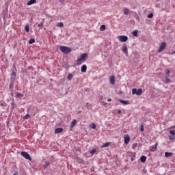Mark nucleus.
I'll list each match as a JSON object with an SVG mask.
<instances>
[{
	"mask_svg": "<svg viewBox=\"0 0 175 175\" xmlns=\"http://www.w3.org/2000/svg\"><path fill=\"white\" fill-rule=\"evenodd\" d=\"M0 106H4L3 103H0Z\"/></svg>",
	"mask_w": 175,
	"mask_h": 175,
	"instance_id": "nucleus-44",
	"label": "nucleus"
},
{
	"mask_svg": "<svg viewBox=\"0 0 175 175\" xmlns=\"http://www.w3.org/2000/svg\"><path fill=\"white\" fill-rule=\"evenodd\" d=\"M153 17H154V14H152V13H150L148 15V18H152Z\"/></svg>",
	"mask_w": 175,
	"mask_h": 175,
	"instance_id": "nucleus-32",
	"label": "nucleus"
},
{
	"mask_svg": "<svg viewBox=\"0 0 175 175\" xmlns=\"http://www.w3.org/2000/svg\"><path fill=\"white\" fill-rule=\"evenodd\" d=\"M136 147H137V144H133V148H136Z\"/></svg>",
	"mask_w": 175,
	"mask_h": 175,
	"instance_id": "nucleus-39",
	"label": "nucleus"
},
{
	"mask_svg": "<svg viewBox=\"0 0 175 175\" xmlns=\"http://www.w3.org/2000/svg\"><path fill=\"white\" fill-rule=\"evenodd\" d=\"M110 80V83L112 85L116 84V77H114V75H112L109 78Z\"/></svg>",
	"mask_w": 175,
	"mask_h": 175,
	"instance_id": "nucleus-11",
	"label": "nucleus"
},
{
	"mask_svg": "<svg viewBox=\"0 0 175 175\" xmlns=\"http://www.w3.org/2000/svg\"><path fill=\"white\" fill-rule=\"evenodd\" d=\"M21 155L25 158V159H27L28 161H32V158H31V155L27 152H21Z\"/></svg>",
	"mask_w": 175,
	"mask_h": 175,
	"instance_id": "nucleus-6",
	"label": "nucleus"
},
{
	"mask_svg": "<svg viewBox=\"0 0 175 175\" xmlns=\"http://www.w3.org/2000/svg\"><path fill=\"white\" fill-rule=\"evenodd\" d=\"M119 102L120 103H122V105H129V100H122V99H120Z\"/></svg>",
	"mask_w": 175,
	"mask_h": 175,
	"instance_id": "nucleus-14",
	"label": "nucleus"
},
{
	"mask_svg": "<svg viewBox=\"0 0 175 175\" xmlns=\"http://www.w3.org/2000/svg\"><path fill=\"white\" fill-rule=\"evenodd\" d=\"M29 117H30V116H29V114H26L24 117H23V118H24V120H28V118H29Z\"/></svg>",
	"mask_w": 175,
	"mask_h": 175,
	"instance_id": "nucleus-35",
	"label": "nucleus"
},
{
	"mask_svg": "<svg viewBox=\"0 0 175 175\" xmlns=\"http://www.w3.org/2000/svg\"><path fill=\"white\" fill-rule=\"evenodd\" d=\"M139 128H140L141 132H144V126L143 125V124H142L139 126Z\"/></svg>",
	"mask_w": 175,
	"mask_h": 175,
	"instance_id": "nucleus-27",
	"label": "nucleus"
},
{
	"mask_svg": "<svg viewBox=\"0 0 175 175\" xmlns=\"http://www.w3.org/2000/svg\"><path fill=\"white\" fill-rule=\"evenodd\" d=\"M150 151H152V152L157 151V144L154 145V146H151V147L150 148Z\"/></svg>",
	"mask_w": 175,
	"mask_h": 175,
	"instance_id": "nucleus-20",
	"label": "nucleus"
},
{
	"mask_svg": "<svg viewBox=\"0 0 175 175\" xmlns=\"http://www.w3.org/2000/svg\"><path fill=\"white\" fill-rule=\"evenodd\" d=\"M35 38H31L29 40V42H28V43H29V44H33V43H35Z\"/></svg>",
	"mask_w": 175,
	"mask_h": 175,
	"instance_id": "nucleus-21",
	"label": "nucleus"
},
{
	"mask_svg": "<svg viewBox=\"0 0 175 175\" xmlns=\"http://www.w3.org/2000/svg\"><path fill=\"white\" fill-rule=\"evenodd\" d=\"M16 72L13 71L11 73L10 76V90H12V88H14V81H16Z\"/></svg>",
	"mask_w": 175,
	"mask_h": 175,
	"instance_id": "nucleus-1",
	"label": "nucleus"
},
{
	"mask_svg": "<svg viewBox=\"0 0 175 175\" xmlns=\"http://www.w3.org/2000/svg\"><path fill=\"white\" fill-rule=\"evenodd\" d=\"M169 76H170V70L166 69L165 70V81L166 84H169V83H172V80L170 79V78H169Z\"/></svg>",
	"mask_w": 175,
	"mask_h": 175,
	"instance_id": "nucleus-3",
	"label": "nucleus"
},
{
	"mask_svg": "<svg viewBox=\"0 0 175 175\" xmlns=\"http://www.w3.org/2000/svg\"><path fill=\"white\" fill-rule=\"evenodd\" d=\"M121 113H122V111H121V109H119V110L118 111V114H121Z\"/></svg>",
	"mask_w": 175,
	"mask_h": 175,
	"instance_id": "nucleus-41",
	"label": "nucleus"
},
{
	"mask_svg": "<svg viewBox=\"0 0 175 175\" xmlns=\"http://www.w3.org/2000/svg\"><path fill=\"white\" fill-rule=\"evenodd\" d=\"M81 72H82V73H85V72H87V65L83 64L81 68Z\"/></svg>",
	"mask_w": 175,
	"mask_h": 175,
	"instance_id": "nucleus-13",
	"label": "nucleus"
},
{
	"mask_svg": "<svg viewBox=\"0 0 175 175\" xmlns=\"http://www.w3.org/2000/svg\"><path fill=\"white\" fill-rule=\"evenodd\" d=\"M33 3H36V0H29L27 2L28 5H33Z\"/></svg>",
	"mask_w": 175,
	"mask_h": 175,
	"instance_id": "nucleus-18",
	"label": "nucleus"
},
{
	"mask_svg": "<svg viewBox=\"0 0 175 175\" xmlns=\"http://www.w3.org/2000/svg\"><path fill=\"white\" fill-rule=\"evenodd\" d=\"M172 155H173V152H165V157L166 158H169V157H172Z\"/></svg>",
	"mask_w": 175,
	"mask_h": 175,
	"instance_id": "nucleus-17",
	"label": "nucleus"
},
{
	"mask_svg": "<svg viewBox=\"0 0 175 175\" xmlns=\"http://www.w3.org/2000/svg\"><path fill=\"white\" fill-rule=\"evenodd\" d=\"M62 132H64V129L61 127L57 128L55 130V133H62Z\"/></svg>",
	"mask_w": 175,
	"mask_h": 175,
	"instance_id": "nucleus-12",
	"label": "nucleus"
},
{
	"mask_svg": "<svg viewBox=\"0 0 175 175\" xmlns=\"http://www.w3.org/2000/svg\"><path fill=\"white\" fill-rule=\"evenodd\" d=\"M49 166H50V162L47 161L45 163L44 167L46 168V167H49Z\"/></svg>",
	"mask_w": 175,
	"mask_h": 175,
	"instance_id": "nucleus-31",
	"label": "nucleus"
},
{
	"mask_svg": "<svg viewBox=\"0 0 175 175\" xmlns=\"http://www.w3.org/2000/svg\"><path fill=\"white\" fill-rule=\"evenodd\" d=\"M76 124H77V120H74L72 122L70 126V128H75V126L76 125Z\"/></svg>",
	"mask_w": 175,
	"mask_h": 175,
	"instance_id": "nucleus-16",
	"label": "nucleus"
},
{
	"mask_svg": "<svg viewBox=\"0 0 175 175\" xmlns=\"http://www.w3.org/2000/svg\"><path fill=\"white\" fill-rule=\"evenodd\" d=\"M137 33H139V31L134 30L132 33V35H133V36H137Z\"/></svg>",
	"mask_w": 175,
	"mask_h": 175,
	"instance_id": "nucleus-22",
	"label": "nucleus"
},
{
	"mask_svg": "<svg viewBox=\"0 0 175 175\" xmlns=\"http://www.w3.org/2000/svg\"><path fill=\"white\" fill-rule=\"evenodd\" d=\"M25 31L26 32H29V25H27L25 27Z\"/></svg>",
	"mask_w": 175,
	"mask_h": 175,
	"instance_id": "nucleus-25",
	"label": "nucleus"
},
{
	"mask_svg": "<svg viewBox=\"0 0 175 175\" xmlns=\"http://www.w3.org/2000/svg\"><path fill=\"white\" fill-rule=\"evenodd\" d=\"M124 14H129V9H128V8H125L124 10Z\"/></svg>",
	"mask_w": 175,
	"mask_h": 175,
	"instance_id": "nucleus-28",
	"label": "nucleus"
},
{
	"mask_svg": "<svg viewBox=\"0 0 175 175\" xmlns=\"http://www.w3.org/2000/svg\"><path fill=\"white\" fill-rule=\"evenodd\" d=\"M60 3H64V0H59Z\"/></svg>",
	"mask_w": 175,
	"mask_h": 175,
	"instance_id": "nucleus-42",
	"label": "nucleus"
},
{
	"mask_svg": "<svg viewBox=\"0 0 175 175\" xmlns=\"http://www.w3.org/2000/svg\"><path fill=\"white\" fill-rule=\"evenodd\" d=\"M169 139H170V140H174V139H175V137H174V135H169Z\"/></svg>",
	"mask_w": 175,
	"mask_h": 175,
	"instance_id": "nucleus-37",
	"label": "nucleus"
},
{
	"mask_svg": "<svg viewBox=\"0 0 175 175\" xmlns=\"http://www.w3.org/2000/svg\"><path fill=\"white\" fill-rule=\"evenodd\" d=\"M90 128H92V129H96V124L92 123V124L90 126Z\"/></svg>",
	"mask_w": 175,
	"mask_h": 175,
	"instance_id": "nucleus-29",
	"label": "nucleus"
},
{
	"mask_svg": "<svg viewBox=\"0 0 175 175\" xmlns=\"http://www.w3.org/2000/svg\"><path fill=\"white\" fill-rule=\"evenodd\" d=\"M57 27H64V23H62V22L58 23L57 24Z\"/></svg>",
	"mask_w": 175,
	"mask_h": 175,
	"instance_id": "nucleus-30",
	"label": "nucleus"
},
{
	"mask_svg": "<svg viewBox=\"0 0 175 175\" xmlns=\"http://www.w3.org/2000/svg\"><path fill=\"white\" fill-rule=\"evenodd\" d=\"M0 139H1V135H0Z\"/></svg>",
	"mask_w": 175,
	"mask_h": 175,
	"instance_id": "nucleus-48",
	"label": "nucleus"
},
{
	"mask_svg": "<svg viewBox=\"0 0 175 175\" xmlns=\"http://www.w3.org/2000/svg\"><path fill=\"white\" fill-rule=\"evenodd\" d=\"M131 161H133V157L131 158Z\"/></svg>",
	"mask_w": 175,
	"mask_h": 175,
	"instance_id": "nucleus-45",
	"label": "nucleus"
},
{
	"mask_svg": "<svg viewBox=\"0 0 175 175\" xmlns=\"http://www.w3.org/2000/svg\"><path fill=\"white\" fill-rule=\"evenodd\" d=\"M124 144L126 145L129 144V142H131V137H129V135H125L124 136Z\"/></svg>",
	"mask_w": 175,
	"mask_h": 175,
	"instance_id": "nucleus-10",
	"label": "nucleus"
},
{
	"mask_svg": "<svg viewBox=\"0 0 175 175\" xmlns=\"http://www.w3.org/2000/svg\"><path fill=\"white\" fill-rule=\"evenodd\" d=\"M107 102H111V98H108Z\"/></svg>",
	"mask_w": 175,
	"mask_h": 175,
	"instance_id": "nucleus-43",
	"label": "nucleus"
},
{
	"mask_svg": "<svg viewBox=\"0 0 175 175\" xmlns=\"http://www.w3.org/2000/svg\"><path fill=\"white\" fill-rule=\"evenodd\" d=\"M122 51L125 54V55H128V46H126V44H123Z\"/></svg>",
	"mask_w": 175,
	"mask_h": 175,
	"instance_id": "nucleus-9",
	"label": "nucleus"
},
{
	"mask_svg": "<svg viewBox=\"0 0 175 175\" xmlns=\"http://www.w3.org/2000/svg\"><path fill=\"white\" fill-rule=\"evenodd\" d=\"M88 57V53H83L81 55L80 57H78L76 62H81V61H85V58Z\"/></svg>",
	"mask_w": 175,
	"mask_h": 175,
	"instance_id": "nucleus-5",
	"label": "nucleus"
},
{
	"mask_svg": "<svg viewBox=\"0 0 175 175\" xmlns=\"http://www.w3.org/2000/svg\"><path fill=\"white\" fill-rule=\"evenodd\" d=\"M12 105H14V103H12Z\"/></svg>",
	"mask_w": 175,
	"mask_h": 175,
	"instance_id": "nucleus-47",
	"label": "nucleus"
},
{
	"mask_svg": "<svg viewBox=\"0 0 175 175\" xmlns=\"http://www.w3.org/2000/svg\"><path fill=\"white\" fill-rule=\"evenodd\" d=\"M68 79L69 81H70L73 79V75H72V74H69V75H68Z\"/></svg>",
	"mask_w": 175,
	"mask_h": 175,
	"instance_id": "nucleus-26",
	"label": "nucleus"
},
{
	"mask_svg": "<svg viewBox=\"0 0 175 175\" xmlns=\"http://www.w3.org/2000/svg\"><path fill=\"white\" fill-rule=\"evenodd\" d=\"M23 96H24V94H21V93H18L17 92L16 94V98H23Z\"/></svg>",
	"mask_w": 175,
	"mask_h": 175,
	"instance_id": "nucleus-23",
	"label": "nucleus"
},
{
	"mask_svg": "<svg viewBox=\"0 0 175 175\" xmlns=\"http://www.w3.org/2000/svg\"><path fill=\"white\" fill-rule=\"evenodd\" d=\"M92 172H94V170H91Z\"/></svg>",
	"mask_w": 175,
	"mask_h": 175,
	"instance_id": "nucleus-46",
	"label": "nucleus"
},
{
	"mask_svg": "<svg viewBox=\"0 0 175 175\" xmlns=\"http://www.w3.org/2000/svg\"><path fill=\"white\" fill-rule=\"evenodd\" d=\"M165 49L166 43L165 42H161L159 47L158 53H162V51H163V50H165Z\"/></svg>",
	"mask_w": 175,
	"mask_h": 175,
	"instance_id": "nucleus-7",
	"label": "nucleus"
},
{
	"mask_svg": "<svg viewBox=\"0 0 175 175\" xmlns=\"http://www.w3.org/2000/svg\"><path fill=\"white\" fill-rule=\"evenodd\" d=\"M170 135H172V136H175V130L170 131Z\"/></svg>",
	"mask_w": 175,
	"mask_h": 175,
	"instance_id": "nucleus-34",
	"label": "nucleus"
},
{
	"mask_svg": "<svg viewBox=\"0 0 175 175\" xmlns=\"http://www.w3.org/2000/svg\"><path fill=\"white\" fill-rule=\"evenodd\" d=\"M76 151H79V152H81V148H77Z\"/></svg>",
	"mask_w": 175,
	"mask_h": 175,
	"instance_id": "nucleus-38",
	"label": "nucleus"
},
{
	"mask_svg": "<svg viewBox=\"0 0 175 175\" xmlns=\"http://www.w3.org/2000/svg\"><path fill=\"white\" fill-rule=\"evenodd\" d=\"M13 175H18V171H15Z\"/></svg>",
	"mask_w": 175,
	"mask_h": 175,
	"instance_id": "nucleus-40",
	"label": "nucleus"
},
{
	"mask_svg": "<svg viewBox=\"0 0 175 175\" xmlns=\"http://www.w3.org/2000/svg\"><path fill=\"white\" fill-rule=\"evenodd\" d=\"M59 49H60V51H62L63 54H69L70 53L72 52V49L68 46H61Z\"/></svg>",
	"mask_w": 175,
	"mask_h": 175,
	"instance_id": "nucleus-2",
	"label": "nucleus"
},
{
	"mask_svg": "<svg viewBox=\"0 0 175 175\" xmlns=\"http://www.w3.org/2000/svg\"><path fill=\"white\" fill-rule=\"evenodd\" d=\"M38 28H40V29H42L44 27L43 23H40V24H38Z\"/></svg>",
	"mask_w": 175,
	"mask_h": 175,
	"instance_id": "nucleus-33",
	"label": "nucleus"
},
{
	"mask_svg": "<svg viewBox=\"0 0 175 175\" xmlns=\"http://www.w3.org/2000/svg\"><path fill=\"white\" fill-rule=\"evenodd\" d=\"M106 29V25H102L100 27V31H105Z\"/></svg>",
	"mask_w": 175,
	"mask_h": 175,
	"instance_id": "nucleus-24",
	"label": "nucleus"
},
{
	"mask_svg": "<svg viewBox=\"0 0 175 175\" xmlns=\"http://www.w3.org/2000/svg\"><path fill=\"white\" fill-rule=\"evenodd\" d=\"M110 144H111L110 142H106L103 144L102 147H103V148H105L106 147H109V146H110Z\"/></svg>",
	"mask_w": 175,
	"mask_h": 175,
	"instance_id": "nucleus-19",
	"label": "nucleus"
},
{
	"mask_svg": "<svg viewBox=\"0 0 175 175\" xmlns=\"http://www.w3.org/2000/svg\"><path fill=\"white\" fill-rule=\"evenodd\" d=\"M140 161H141V162H142V163H144V162H146V161H147V157H146L144 155L141 156Z\"/></svg>",
	"mask_w": 175,
	"mask_h": 175,
	"instance_id": "nucleus-15",
	"label": "nucleus"
},
{
	"mask_svg": "<svg viewBox=\"0 0 175 175\" xmlns=\"http://www.w3.org/2000/svg\"><path fill=\"white\" fill-rule=\"evenodd\" d=\"M118 39L120 42H122L123 43H125V42L128 41V36H119L118 37Z\"/></svg>",
	"mask_w": 175,
	"mask_h": 175,
	"instance_id": "nucleus-8",
	"label": "nucleus"
},
{
	"mask_svg": "<svg viewBox=\"0 0 175 175\" xmlns=\"http://www.w3.org/2000/svg\"><path fill=\"white\" fill-rule=\"evenodd\" d=\"M95 152H96V149H95V148L90 150V154H95Z\"/></svg>",
	"mask_w": 175,
	"mask_h": 175,
	"instance_id": "nucleus-36",
	"label": "nucleus"
},
{
	"mask_svg": "<svg viewBox=\"0 0 175 175\" xmlns=\"http://www.w3.org/2000/svg\"><path fill=\"white\" fill-rule=\"evenodd\" d=\"M132 94L133 95H137L138 96L142 95V94H143V90L142 88L139 89H136V88H133L132 90Z\"/></svg>",
	"mask_w": 175,
	"mask_h": 175,
	"instance_id": "nucleus-4",
	"label": "nucleus"
}]
</instances>
